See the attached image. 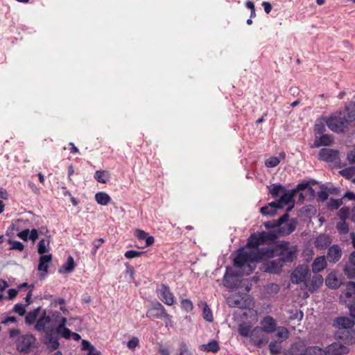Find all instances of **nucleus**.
<instances>
[{
	"mask_svg": "<svg viewBox=\"0 0 355 355\" xmlns=\"http://www.w3.org/2000/svg\"><path fill=\"white\" fill-rule=\"evenodd\" d=\"M95 200L101 205H107L111 200V198L105 192H98L95 195Z\"/></svg>",
	"mask_w": 355,
	"mask_h": 355,
	"instance_id": "37",
	"label": "nucleus"
},
{
	"mask_svg": "<svg viewBox=\"0 0 355 355\" xmlns=\"http://www.w3.org/2000/svg\"><path fill=\"white\" fill-rule=\"evenodd\" d=\"M327 266V259L324 256L316 258L312 263V270L316 273L322 271Z\"/></svg>",
	"mask_w": 355,
	"mask_h": 355,
	"instance_id": "27",
	"label": "nucleus"
},
{
	"mask_svg": "<svg viewBox=\"0 0 355 355\" xmlns=\"http://www.w3.org/2000/svg\"><path fill=\"white\" fill-rule=\"evenodd\" d=\"M311 277L310 270L306 265H299L296 267L291 275V281L292 283L299 284L303 283L305 287H308V280Z\"/></svg>",
	"mask_w": 355,
	"mask_h": 355,
	"instance_id": "5",
	"label": "nucleus"
},
{
	"mask_svg": "<svg viewBox=\"0 0 355 355\" xmlns=\"http://www.w3.org/2000/svg\"><path fill=\"white\" fill-rule=\"evenodd\" d=\"M252 331V326L247 323H241L238 327L239 334L244 338H250Z\"/></svg>",
	"mask_w": 355,
	"mask_h": 355,
	"instance_id": "31",
	"label": "nucleus"
},
{
	"mask_svg": "<svg viewBox=\"0 0 355 355\" xmlns=\"http://www.w3.org/2000/svg\"><path fill=\"white\" fill-rule=\"evenodd\" d=\"M138 345L139 339L137 337H133L127 343L128 347L130 349H135Z\"/></svg>",
	"mask_w": 355,
	"mask_h": 355,
	"instance_id": "61",
	"label": "nucleus"
},
{
	"mask_svg": "<svg viewBox=\"0 0 355 355\" xmlns=\"http://www.w3.org/2000/svg\"><path fill=\"white\" fill-rule=\"evenodd\" d=\"M35 341L32 334L20 335L16 340L17 349L20 352L28 353L35 347Z\"/></svg>",
	"mask_w": 355,
	"mask_h": 355,
	"instance_id": "7",
	"label": "nucleus"
},
{
	"mask_svg": "<svg viewBox=\"0 0 355 355\" xmlns=\"http://www.w3.org/2000/svg\"><path fill=\"white\" fill-rule=\"evenodd\" d=\"M355 173V168L353 167L346 168L341 171V174L348 178H351Z\"/></svg>",
	"mask_w": 355,
	"mask_h": 355,
	"instance_id": "60",
	"label": "nucleus"
},
{
	"mask_svg": "<svg viewBox=\"0 0 355 355\" xmlns=\"http://www.w3.org/2000/svg\"><path fill=\"white\" fill-rule=\"evenodd\" d=\"M250 338L251 342L258 347H262L268 342L265 332L259 327H256L252 329Z\"/></svg>",
	"mask_w": 355,
	"mask_h": 355,
	"instance_id": "11",
	"label": "nucleus"
},
{
	"mask_svg": "<svg viewBox=\"0 0 355 355\" xmlns=\"http://www.w3.org/2000/svg\"><path fill=\"white\" fill-rule=\"evenodd\" d=\"M143 252L140 251H135V250H128L125 253V257L128 259H133L135 257L140 256L141 254H143Z\"/></svg>",
	"mask_w": 355,
	"mask_h": 355,
	"instance_id": "56",
	"label": "nucleus"
},
{
	"mask_svg": "<svg viewBox=\"0 0 355 355\" xmlns=\"http://www.w3.org/2000/svg\"><path fill=\"white\" fill-rule=\"evenodd\" d=\"M13 311L23 316L26 313V306L22 304H16L13 307Z\"/></svg>",
	"mask_w": 355,
	"mask_h": 355,
	"instance_id": "53",
	"label": "nucleus"
},
{
	"mask_svg": "<svg viewBox=\"0 0 355 355\" xmlns=\"http://www.w3.org/2000/svg\"><path fill=\"white\" fill-rule=\"evenodd\" d=\"M275 248L270 247L259 248L250 252L241 250L234 259V266L242 269L243 275H250L255 268L256 262L273 258Z\"/></svg>",
	"mask_w": 355,
	"mask_h": 355,
	"instance_id": "1",
	"label": "nucleus"
},
{
	"mask_svg": "<svg viewBox=\"0 0 355 355\" xmlns=\"http://www.w3.org/2000/svg\"><path fill=\"white\" fill-rule=\"evenodd\" d=\"M200 349L206 352L215 353L219 350L220 347L218 343L215 340H212L208 344L201 345Z\"/></svg>",
	"mask_w": 355,
	"mask_h": 355,
	"instance_id": "36",
	"label": "nucleus"
},
{
	"mask_svg": "<svg viewBox=\"0 0 355 355\" xmlns=\"http://www.w3.org/2000/svg\"><path fill=\"white\" fill-rule=\"evenodd\" d=\"M279 341L275 340L270 343L268 348L272 355H277L281 352L282 347L278 344Z\"/></svg>",
	"mask_w": 355,
	"mask_h": 355,
	"instance_id": "44",
	"label": "nucleus"
},
{
	"mask_svg": "<svg viewBox=\"0 0 355 355\" xmlns=\"http://www.w3.org/2000/svg\"><path fill=\"white\" fill-rule=\"evenodd\" d=\"M325 126L324 123L322 121L318 120L316 121V123L315 125V135H323L324 132L325 131Z\"/></svg>",
	"mask_w": 355,
	"mask_h": 355,
	"instance_id": "50",
	"label": "nucleus"
},
{
	"mask_svg": "<svg viewBox=\"0 0 355 355\" xmlns=\"http://www.w3.org/2000/svg\"><path fill=\"white\" fill-rule=\"evenodd\" d=\"M345 296L347 298H352L355 300V282H349L346 285Z\"/></svg>",
	"mask_w": 355,
	"mask_h": 355,
	"instance_id": "40",
	"label": "nucleus"
},
{
	"mask_svg": "<svg viewBox=\"0 0 355 355\" xmlns=\"http://www.w3.org/2000/svg\"><path fill=\"white\" fill-rule=\"evenodd\" d=\"M328 197L329 193L328 191H320L318 192V200L322 202H324L325 200H327L328 199Z\"/></svg>",
	"mask_w": 355,
	"mask_h": 355,
	"instance_id": "63",
	"label": "nucleus"
},
{
	"mask_svg": "<svg viewBox=\"0 0 355 355\" xmlns=\"http://www.w3.org/2000/svg\"><path fill=\"white\" fill-rule=\"evenodd\" d=\"M296 225L295 220L288 218L287 221L282 222L280 225H278L277 229L269 232V233L275 234L277 239L279 236H285L292 233L295 230Z\"/></svg>",
	"mask_w": 355,
	"mask_h": 355,
	"instance_id": "8",
	"label": "nucleus"
},
{
	"mask_svg": "<svg viewBox=\"0 0 355 355\" xmlns=\"http://www.w3.org/2000/svg\"><path fill=\"white\" fill-rule=\"evenodd\" d=\"M305 355H324V351L317 346H311L306 348Z\"/></svg>",
	"mask_w": 355,
	"mask_h": 355,
	"instance_id": "43",
	"label": "nucleus"
},
{
	"mask_svg": "<svg viewBox=\"0 0 355 355\" xmlns=\"http://www.w3.org/2000/svg\"><path fill=\"white\" fill-rule=\"evenodd\" d=\"M60 323L56 327L53 329V331H55L58 336H60L66 339H69L71 336V331L66 327L67 318L60 316Z\"/></svg>",
	"mask_w": 355,
	"mask_h": 355,
	"instance_id": "20",
	"label": "nucleus"
},
{
	"mask_svg": "<svg viewBox=\"0 0 355 355\" xmlns=\"http://www.w3.org/2000/svg\"><path fill=\"white\" fill-rule=\"evenodd\" d=\"M329 345L324 351V355H341L348 352V348L345 345L346 343L340 341Z\"/></svg>",
	"mask_w": 355,
	"mask_h": 355,
	"instance_id": "15",
	"label": "nucleus"
},
{
	"mask_svg": "<svg viewBox=\"0 0 355 355\" xmlns=\"http://www.w3.org/2000/svg\"><path fill=\"white\" fill-rule=\"evenodd\" d=\"M284 264L279 259V258L273 260H267L262 264V270L264 272L277 274L282 270V267Z\"/></svg>",
	"mask_w": 355,
	"mask_h": 355,
	"instance_id": "12",
	"label": "nucleus"
},
{
	"mask_svg": "<svg viewBox=\"0 0 355 355\" xmlns=\"http://www.w3.org/2000/svg\"><path fill=\"white\" fill-rule=\"evenodd\" d=\"M349 214V209L347 207H342L338 211V216L340 220H346Z\"/></svg>",
	"mask_w": 355,
	"mask_h": 355,
	"instance_id": "51",
	"label": "nucleus"
},
{
	"mask_svg": "<svg viewBox=\"0 0 355 355\" xmlns=\"http://www.w3.org/2000/svg\"><path fill=\"white\" fill-rule=\"evenodd\" d=\"M318 158L320 160L336 164L339 162V152L336 150L324 148L318 153Z\"/></svg>",
	"mask_w": 355,
	"mask_h": 355,
	"instance_id": "10",
	"label": "nucleus"
},
{
	"mask_svg": "<svg viewBox=\"0 0 355 355\" xmlns=\"http://www.w3.org/2000/svg\"><path fill=\"white\" fill-rule=\"evenodd\" d=\"M160 300L166 304L171 306L174 303V296L171 292L169 287L165 284H162L157 289Z\"/></svg>",
	"mask_w": 355,
	"mask_h": 355,
	"instance_id": "17",
	"label": "nucleus"
},
{
	"mask_svg": "<svg viewBox=\"0 0 355 355\" xmlns=\"http://www.w3.org/2000/svg\"><path fill=\"white\" fill-rule=\"evenodd\" d=\"M322 283H323V278H322V275H320L319 274H315L311 279L310 284L308 282L307 288L309 291L313 293V292L315 291L316 290H318L322 285Z\"/></svg>",
	"mask_w": 355,
	"mask_h": 355,
	"instance_id": "23",
	"label": "nucleus"
},
{
	"mask_svg": "<svg viewBox=\"0 0 355 355\" xmlns=\"http://www.w3.org/2000/svg\"><path fill=\"white\" fill-rule=\"evenodd\" d=\"M278 205L279 204L277 202H272L268 205L262 207L260 209V212L263 215L274 216L276 214L277 210L281 209V205Z\"/></svg>",
	"mask_w": 355,
	"mask_h": 355,
	"instance_id": "24",
	"label": "nucleus"
},
{
	"mask_svg": "<svg viewBox=\"0 0 355 355\" xmlns=\"http://www.w3.org/2000/svg\"><path fill=\"white\" fill-rule=\"evenodd\" d=\"M227 304L230 307L243 308L244 302L243 299L239 296H232L227 299Z\"/></svg>",
	"mask_w": 355,
	"mask_h": 355,
	"instance_id": "34",
	"label": "nucleus"
},
{
	"mask_svg": "<svg viewBox=\"0 0 355 355\" xmlns=\"http://www.w3.org/2000/svg\"><path fill=\"white\" fill-rule=\"evenodd\" d=\"M146 316L148 318H156L160 319L167 318L169 320L171 318V315L166 312L164 306L159 302L153 303L152 306L147 310Z\"/></svg>",
	"mask_w": 355,
	"mask_h": 355,
	"instance_id": "9",
	"label": "nucleus"
},
{
	"mask_svg": "<svg viewBox=\"0 0 355 355\" xmlns=\"http://www.w3.org/2000/svg\"><path fill=\"white\" fill-rule=\"evenodd\" d=\"M306 347L301 343H296L291 345L288 355H305Z\"/></svg>",
	"mask_w": 355,
	"mask_h": 355,
	"instance_id": "28",
	"label": "nucleus"
},
{
	"mask_svg": "<svg viewBox=\"0 0 355 355\" xmlns=\"http://www.w3.org/2000/svg\"><path fill=\"white\" fill-rule=\"evenodd\" d=\"M292 246L293 245H291L289 242L283 241L277 245V248H275V250H277L278 252H279L280 250L286 251L287 248L290 249L291 248H292Z\"/></svg>",
	"mask_w": 355,
	"mask_h": 355,
	"instance_id": "59",
	"label": "nucleus"
},
{
	"mask_svg": "<svg viewBox=\"0 0 355 355\" xmlns=\"http://www.w3.org/2000/svg\"><path fill=\"white\" fill-rule=\"evenodd\" d=\"M277 334L274 335V338L279 343H282L288 336V331L284 327H277Z\"/></svg>",
	"mask_w": 355,
	"mask_h": 355,
	"instance_id": "32",
	"label": "nucleus"
},
{
	"mask_svg": "<svg viewBox=\"0 0 355 355\" xmlns=\"http://www.w3.org/2000/svg\"><path fill=\"white\" fill-rule=\"evenodd\" d=\"M49 241H45L44 239H42L40 241L37 245V252L41 255H44V254L48 251L47 246L49 245Z\"/></svg>",
	"mask_w": 355,
	"mask_h": 355,
	"instance_id": "45",
	"label": "nucleus"
},
{
	"mask_svg": "<svg viewBox=\"0 0 355 355\" xmlns=\"http://www.w3.org/2000/svg\"><path fill=\"white\" fill-rule=\"evenodd\" d=\"M135 236L139 240L142 241L145 240V239L148 236V234L141 230H137L135 231Z\"/></svg>",
	"mask_w": 355,
	"mask_h": 355,
	"instance_id": "64",
	"label": "nucleus"
},
{
	"mask_svg": "<svg viewBox=\"0 0 355 355\" xmlns=\"http://www.w3.org/2000/svg\"><path fill=\"white\" fill-rule=\"evenodd\" d=\"M259 327L266 334H272L276 331L277 324L276 320L270 315L264 317L260 321Z\"/></svg>",
	"mask_w": 355,
	"mask_h": 355,
	"instance_id": "18",
	"label": "nucleus"
},
{
	"mask_svg": "<svg viewBox=\"0 0 355 355\" xmlns=\"http://www.w3.org/2000/svg\"><path fill=\"white\" fill-rule=\"evenodd\" d=\"M331 243V239L329 236L320 234L316 238L315 245L318 249L322 250L329 246Z\"/></svg>",
	"mask_w": 355,
	"mask_h": 355,
	"instance_id": "25",
	"label": "nucleus"
},
{
	"mask_svg": "<svg viewBox=\"0 0 355 355\" xmlns=\"http://www.w3.org/2000/svg\"><path fill=\"white\" fill-rule=\"evenodd\" d=\"M75 264L72 257L69 256L67 258L66 263L62 266V268L59 270L60 272L70 273L74 269Z\"/></svg>",
	"mask_w": 355,
	"mask_h": 355,
	"instance_id": "35",
	"label": "nucleus"
},
{
	"mask_svg": "<svg viewBox=\"0 0 355 355\" xmlns=\"http://www.w3.org/2000/svg\"><path fill=\"white\" fill-rule=\"evenodd\" d=\"M343 254L342 250L338 245L334 244L329 247L327 255L324 256L327 261L329 263H337Z\"/></svg>",
	"mask_w": 355,
	"mask_h": 355,
	"instance_id": "19",
	"label": "nucleus"
},
{
	"mask_svg": "<svg viewBox=\"0 0 355 355\" xmlns=\"http://www.w3.org/2000/svg\"><path fill=\"white\" fill-rule=\"evenodd\" d=\"M179 355H193L192 353L188 349L185 343H182L179 349Z\"/></svg>",
	"mask_w": 355,
	"mask_h": 355,
	"instance_id": "57",
	"label": "nucleus"
},
{
	"mask_svg": "<svg viewBox=\"0 0 355 355\" xmlns=\"http://www.w3.org/2000/svg\"><path fill=\"white\" fill-rule=\"evenodd\" d=\"M275 256H278L279 259L285 265L288 263L293 262L297 258V248L295 246H292L290 249L285 250L275 251Z\"/></svg>",
	"mask_w": 355,
	"mask_h": 355,
	"instance_id": "14",
	"label": "nucleus"
},
{
	"mask_svg": "<svg viewBox=\"0 0 355 355\" xmlns=\"http://www.w3.org/2000/svg\"><path fill=\"white\" fill-rule=\"evenodd\" d=\"M295 194L292 191V190L288 191L287 192L284 193L279 198V200L277 202L279 205H281V209H282L285 205L291 204V206H289L286 209V213L288 214V211H290L293 206H294V200L293 197Z\"/></svg>",
	"mask_w": 355,
	"mask_h": 355,
	"instance_id": "21",
	"label": "nucleus"
},
{
	"mask_svg": "<svg viewBox=\"0 0 355 355\" xmlns=\"http://www.w3.org/2000/svg\"><path fill=\"white\" fill-rule=\"evenodd\" d=\"M110 175L107 171H96L94 174V179L100 183H106Z\"/></svg>",
	"mask_w": 355,
	"mask_h": 355,
	"instance_id": "33",
	"label": "nucleus"
},
{
	"mask_svg": "<svg viewBox=\"0 0 355 355\" xmlns=\"http://www.w3.org/2000/svg\"><path fill=\"white\" fill-rule=\"evenodd\" d=\"M60 318V313L58 311H54L46 315V310H42L40 318L36 321L34 328L37 331H43L46 334L48 331L54 329L52 324L53 320L57 322Z\"/></svg>",
	"mask_w": 355,
	"mask_h": 355,
	"instance_id": "3",
	"label": "nucleus"
},
{
	"mask_svg": "<svg viewBox=\"0 0 355 355\" xmlns=\"http://www.w3.org/2000/svg\"><path fill=\"white\" fill-rule=\"evenodd\" d=\"M181 306L187 312L191 311L193 308L191 301L188 299H184L182 300Z\"/></svg>",
	"mask_w": 355,
	"mask_h": 355,
	"instance_id": "54",
	"label": "nucleus"
},
{
	"mask_svg": "<svg viewBox=\"0 0 355 355\" xmlns=\"http://www.w3.org/2000/svg\"><path fill=\"white\" fill-rule=\"evenodd\" d=\"M8 243L12 245L10 249L22 251L24 249V245L22 243L17 241L9 240Z\"/></svg>",
	"mask_w": 355,
	"mask_h": 355,
	"instance_id": "52",
	"label": "nucleus"
},
{
	"mask_svg": "<svg viewBox=\"0 0 355 355\" xmlns=\"http://www.w3.org/2000/svg\"><path fill=\"white\" fill-rule=\"evenodd\" d=\"M223 284L225 287L230 288H237L240 284L239 277L234 274L233 270L230 267L226 268L223 277Z\"/></svg>",
	"mask_w": 355,
	"mask_h": 355,
	"instance_id": "13",
	"label": "nucleus"
},
{
	"mask_svg": "<svg viewBox=\"0 0 355 355\" xmlns=\"http://www.w3.org/2000/svg\"><path fill=\"white\" fill-rule=\"evenodd\" d=\"M105 242V240L103 239H99L97 240H95L93 242V250L92 253L93 254H95L96 253L97 250L101 247V245Z\"/></svg>",
	"mask_w": 355,
	"mask_h": 355,
	"instance_id": "58",
	"label": "nucleus"
},
{
	"mask_svg": "<svg viewBox=\"0 0 355 355\" xmlns=\"http://www.w3.org/2000/svg\"><path fill=\"white\" fill-rule=\"evenodd\" d=\"M52 260V256L51 254H46V255H41L39 260V264L37 266V269L40 271L43 272H47L48 270V263L51 262Z\"/></svg>",
	"mask_w": 355,
	"mask_h": 355,
	"instance_id": "29",
	"label": "nucleus"
},
{
	"mask_svg": "<svg viewBox=\"0 0 355 355\" xmlns=\"http://www.w3.org/2000/svg\"><path fill=\"white\" fill-rule=\"evenodd\" d=\"M280 160L279 159L278 157H270L266 160L265 165L268 168H272L277 166Z\"/></svg>",
	"mask_w": 355,
	"mask_h": 355,
	"instance_id": "49",
	"label": "nucleus"
},
{
	"mask_svg": "<svg viewBox=\"0 0 355 355\" xmlns=\"http://www.w3.org/2000/svg\"><path fill=\"white\" fill-rule=\"evenodd\" d=\"M202 316L203 318L207 320V322H212L213 321V315L211 309L208 306V305L205 303L204 304L203 311H202Z\"/></svg>",
	"mask_w": 355,
	"mask_h": 355,
	"instance_id": "46",
	"label": "nucleus"
},
{
	"mask_svg": "<svg viewBox=\"0 0 355 355\" xmlns=\"http://www.w3.org/2000/svg\"><path fill=\"white\" fill-rule=\"evenodd\" d=\"M343 204L342 199L330 198L328 202V207L330 209H337Z\"/></svg>",
	"mask_w": 355,
	"mask_h": 355,
	"instance_id": "47",
	"label": "nucleus"
},
{
	"mask_svg": "<svg viewBox=\"0 0 355 355\" xmlns=\"http://www.w3.org/2000/svg\"><path fill=\"white\" fill-rule=\"evenodd\" d=\"M333 142V137L329 135H321L318 141H315V146L321 145L329 146Z\"/></svg>",
	"mask_w": 355,
	"mask_h": 355,
	"instance_id": "39",
	"label": "nucleus"
},
{
	"mask_svg": "<svg viewBox=\"0 0 355 355\" xmlns=\"http://www.w3.org/2000/svg\"><path fill=\"white\" fill-rule=\"evenodd\" d=\"M275 239V234L263 231L252 234L248 239L246 247L257 250L260 245H264L268 241H274Z\"/></svg>",
	"mask_w": 355,
	"mask_h": 355,
	"instance_id": "4",
	"label": "nucleus"
},
{
	"mask_svg": "<svg viewBox=\"0 0 355 355\" xmlns=\"http://www.w3.org/2000/svg\"><path fill=\"white\" fill-rule=\"evenodd\" d=\"M288 218H289L288 214L286 213L283 216H282L278 220H272L266 221L263 223L266 229H277V226L280 225L282 222H286L288 220Z\"/></svg>",
	"mask_w": 355,
	"mask_h": 355,
	"instance_id": "26",
	"label": "nucleus"
},
{
	"mask_svg": "<svg viewBox=\"0 0 355 355\" xmlns=\"http://www.w3.org/2000/svg\"><path fill=\"white\" fill-rule=\"evenodd\" d=\"M309 187V182H304L298 184L295 189H291V190L294 193V194L295 195L297 193H298V192H300L301 191H304V189H306Z\"/></svg>",
	"mask_w": 355,
	"mask_h": 355,
	"instance_id": "55",
	"label": "nucleus"
},
{
	"mask_svg": "<svg viewBox=\"0 0 355 355\" xmlns=\"http://www.w3.org/2000/svg\"><path fill=\"white\" fill-rule=\"evenodd\" d=\"M59 337L57 334L53 331L52 329L50 331H48L44 337V343L49 349L51 351L57 349L59 346Z\"/></svg>",
	"mask_w": 355,
	"mask_h": 355,
	"instance_id": "16",
	"label": "nucleus"
},
{
	"mask_svg": "<svg viewBox=\"0 0 355 355\" xmlns=\"http://www.w3.org/2000/svg\"><path fill=\"white\" fill-rule=\"evenodd\" d=\"M344 273L349 279L355 278V265L349 262L344 267Z\"/></svg>",
	"mask_w": 355,
	"mask_h": 355,
	"instance_id": "42",
	"label": "nucleus"
},
{
	"mask_svg": "<svg viewBox=\"0 0 355 355\" xmlns=\"http://www.w3.org/2000/svg\"><path fill=\"white\" fill-rule=\"evenodd\" d=\"M336 228L340 234H347L349 232V227L345 220H340L337 223Z\"/></svg>",
	"mask_w": 355,
	"mask_h": 355,
	"instance_id": "48",
	"label": "nucleus"
},
{
	"mask_svg": "<svg viewBox=\"0 0 355 355\" xmlns=\"http://www.w3.org/2000/svg\"><path fill=\"white\" fill-rule=\"evenodd\" d=\"M286 191L285 187L280 184H272L269 187V193L273 197H277L282 192H284Z\"/></svg>",
	"mask_w": 355,
	"mask_h": 355,
	"instance_id": "41",
	"label": "nucleus"
},
{
	"mask_svg": "<svg viewBox=\"0 0 355 355\" xmlns=\"http://www.w3.org/2000/svg\"><path fill=\"white\" fill-rule=\"evenodd\" d=\"M354 322L347 317L338 318L334 323L338 329L335 334V338L347 343L349 342V329L354 326Z\"/></svg>",
	"mask_w": 355,
	"mask_h": 355,
	"instance_id": "2",
	"label": "nucleus"
},
{
	"mask_svg": "<svg viewBox=\"0 0 355 355\" xmlns=\"http://www.w3.org/2000/svg\"><path fill=\"white\" fill-rule=\"evenodd\" d=\"M326 285L330 288H337L340 286V281L334 275H329L325 281Z\"/></svg>",
	"mask_w": 355,
	"mask_h": 355,
	"instance_id": "38",
	"label": "nucleus"
},
{
	"mask_svg": "<svg viewBox=\"0 0 355 355\" xmlns=\"http://www.w3.org/2000/svg\"><path fill=\"white\" fill-rule=\"evenodd\" d=\"M326 124L331 130L335 132H343L349 125L345 116H343L340 112L328 118Z\"/></svg>",
	"mask_w": 355,
	"mask_h": 355,
	"instance_id": "6",
	"label": "nucleus"
},
{
	"mask_svg": "<svg viewBox=\"0 0 355 355\" xmlns=\"http://www.w3.org/2000/svg\"><path fill=\"white\" fill-rule=\"evenodd\" d=\"M42 308L40 306L30 312H28L25 317V322L28 324H33L37 318L42 313Z\"/></svg>",
	"mask_w": 355,
	"mask_h": 355,
	"instance_id": "30",
	"label": "nucleus"
},
{
	"mask_svg": "<svg viewBox=\"0 0 355 355\" xmlns=\"http://www.w3.org/2000/svg\"><path fill=\"white\" fill-rule=\"evenodd\" d=\"M343 116H345V120L349 124L355 121V103L350 102L345 106V109L340 112Z\"/></svg>",
	"mask_w": 355,
	"mask_h": 355,
	"instance_id": "22",
	"label": "nucleus"
},
{
	"mask_svg": "<svg viewBox=\"0 0 355 355\" xmlns=\"http://www.w3.org/2000/svg\"><path fill=\"white\" fill-rule=\"evenodd\" d=\"M17 236L21 239L26 241L29 239V230H24L17 234Z\"/></svg>",
	"mask_w": 355,
	"mask_h": 355,
	"instance_id": "62",
	"label": "nucleus"
}]
</instances>
